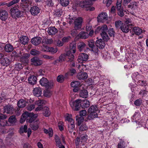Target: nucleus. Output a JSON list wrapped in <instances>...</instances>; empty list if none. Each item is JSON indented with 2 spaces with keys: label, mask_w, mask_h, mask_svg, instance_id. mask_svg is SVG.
<instances>
[{
  "label": "nucleus",
  "mask_w": 148,
  "mask_h": 148,
  "mask_svg": "<svg viewBox=\"0 0 148 148\" xmlns=\"http://www.w3.org/2000/svg\"><path fill=\"white\" fill-rule=\"evenodd\" d=\"M140 118V115L138 110L136 111L131 117L132 122H137Z\"/></svg>",
  "instance_id": "12"
},
{
  "label": "nucleus",
  "mask_w": 148,
  "mask_h": 148,
  "mask_svg": "<svg viewBox=\"0 0 148 148\" xmlns=\"http://www.w3.org/2000/svg\"><path fill=\"white\" fill-rule=\"evenodd\" d=\"M23 66L22 63H17L15 65V69L17 71H19L23 68Z\"/></svg>",
  "instance_id": "50"
},
{
  "label": "nucleus",
  "mask_w": 148,
  "mask_h": 148,
  "mask_svg": "<svg viewBox=\"0 0 148 148\" xmlns=\"http://www.w3.org/2000/svg\"><path fill=\"white\" fill-rule=\"evenodd\" d=\"M118 147L119 148H124V141L122 140L121 139L118 145Z\"/></svg>",
  "instance_id": "57"
},
{
  "label": "nucleus",
  "mask_w": 148,
  "mask_h": 148,
  "mask_svg": "<svg viewBox=\"0 0 148 148\" xmlns=\"http://www.w3.org/2000/svg\"><path fill=\"white\" fill-rule=\"evenodd\" d=\"M107 14L105 12L101 13L97 17V21L99 22L103 23L108 19Z\"/></svg>",
  "instance_id": "7"
},
{
  "label": "nucleus",
  "mask_w": 148,
  "mask_h": 148,
  "mask_svg": "<svg viewBox=\"0 0 148 148\" xmlns=\"http://www.w3.org/2000/svg\"><path fill=\"white\" fill-rule=\"evenodd\" d=\"M30 56L29 54H25L21 58V60L23 62H24L26 64H27L28 62V58Z\"/></svg>",
  "instance_id": "28"
},
{
  "label": "nucleus",
  "mask_w": 148,
  "mask_h": 148,
  "mask_svg": "<svg viewBox=\"0 0 148 148\" xmlns=\"http://www.w3.org/2000/svg\"><path fill=\"white\" fill-rule=\"evenodd\" d=\"M19 6L17 5H15L14 7L11 8L10 10L11 16L13 18L21 17L23 15V12L19 10L17 8Z\"/></svg>",
  "instance_id": "2"
},
{
  "label": "nucleus",
  "mask_w": 148,
  "mask_h": 148,
  "mask_svg": "<svg viewBox=\"0 0 148 148\" xmlns=\"http://www.w3.org/2000/svg\"><path fill=\"white\" fill-rule=\"evenodd\" d=\"M90 114L88 115L87 119L90 120L93 119L97 117L98 115L96 112L90 113Z\"/></svg>",
  "instance_id": "41"
},
{
  "label": "nucleus",
  "mask_w": 148,
  "mask_h": 148,
  "mask_svg": "<svg viewBox=\"0 0 148 148\" xmlns=\"http://www.w3.org/2000/svg\"><path fill=\"white\" fill-rule=\"evenodd\" d=\"M26 104V101L23 99L20 100L18 102L17 105L18 107L20 108H23L24 107Z\"/></svg>",
  "instance_id": "33"
},
{
  "label": "nucleus",
  "mask_w": 148,
  "mask_h": 148,
  "mask_svg": "<svg viewBox=\"0 0 148 148\" xmlns=\"http://www.w3.org/2000/svg\"><path fill=\"white\" fill-rule=\"evenodd\" d=\"M32 64L36 66H37V57H35L31 59Z\"/></svg>",
  "instance_id": "56"
},
{
  "label": "nucleus",
  "mask_w": 148,
  "mask_h": 148,
  "mask_svg": "<svg viewBox=\"0 0 148 148\" xmlns=\"http://www.w3.org/2000/svg\"><path fill=\"white\" fill-rule=\"evenodd\" d=\"M81 104L83 108H86L89 106L90 105V102L87 99H84L83 100Z\"/></svg>",
  "instance_id": "34"
},
{
  "label": "nucleus",
  "mask_w": 148,
  "mask_h": 148,
  "mask_svg": "<svg viewBox=\"0 0 148 148\" xmlns=\"http://www.w3.org/2000/svg\"><path fill=\"white\" fill-rule=\"evenodd\" d=\"M64 77L63 75H60L57 77V81L60 83H62L64 82Z\"/></svg>",
  "instance_id": "51"
},
{
  "label": "nucleus",
  "mask_w": 148,
  "mask_h": 148,
  "mask_svg": "<svg viewBox=\"0 0 148 148\" xmlns=\"http://www.w3.org/2000/svg\"><path fill=\"white\" fill-rule=\"evenodd\" d=\"M4 110L5 113L12 114L13 113L14 109L12 105H9L4 106Z\"/></svg>",
  "instance_id": "10"
},
{
  "label": "nucleus",
  "mask_w": 148,
  "mask_h": 148,
  "mask_svg": "<svg viewBox=\"0 0 148 148\" xmlns=\"http://www.w3.org/2000/svg\"><path fill=\"white\" fill-rule=\"evenodd\" d=\"M66 120L68 121V122H72L74 121V120L72 118V115L71 114H67L65 116Z\"/></svg>",
  "instance_id": "48"
},
{
  "label": "nucleus",
  "mask_w": 148,
  "mask_h": 148,
  "mask_svg": "<svg viewBox=\"0 0 148 148\" xmlns=\"http://www.w3.org/2000/svg\"><path fill=\"white\" fill-rule=\"evenodd\" d=\"M20 1V0H13L8 3L4 2H1V5H7L8 7H9L14 4L18 3Z\"/></svg>",
  "instance_id": "17"
},
{
  "label": "nucleus",
  "mask_w": 148,
  "mask_h": 148,
  "mask_svg": "<svg viewBox=\"0 0 148 148\" xmlns=\"http://www.w3.org/2000/svg\"><path fill=\"white\" fill-rule=\"evenodd\" d=\"M53 39L52 38L49 39H47L45 40V42L47 45H51L53 43Z\"/></svg>",
  "instance_id": "60"
},
{
  "label": "nucleus",
  "mask_w": 148,
  "mask_h": 148,
  "mask_svg": "<svg viewBox=\"0 0 148 148\" xmlns=\"http://www.w3.org/2000/svg\"><path fill=\"white\" fill-rule=\"evenodd\" d=\"M31 114L30 116H28V117H29V119H26V122H29L30 123H36L37 121L36 118L37 116L36 114H34L33 113L30 112Z\"/></svg>",
  "instance_id": "8"
},
{
  "label": "nucleus",
  "mask_w": 148,
  "mask_h": 148,
  "mask_svg": "<svg viewBox=\"0 0 148 148\" xmlns=\"http://www.w3.org/2000/svg\"><path fill=\"white\" fill-rule=\"evenodd\" d=\"M122 0H118L116 4L117 9H120L122 8L121 7Z\"/></svg>",
  "instance_id": "59"
},
{
  "label": "nucleus",
  "mask_w": 148,
  "mask_h": 148,
  "mask_svg": "<svg viewBox=\"0 0 148 148\" xmlns=\"http://www.w3.org/2000/svg\"><path fill=\"white\" fill-rule=\"evenodd\" d=\"M21 6L22 8H24L25 5H28L30 4L29 0H21Z\"/></svg>",
  "instance_id": "39"
},
{
  "label": "nucleus",
  "mask_w": 148,
  "mask_h": 148,
  "mask_svg": "<svg viewBox=\"0 0 148 148\" xmlns=\"http://www.w3.org/2000/svg\"><path fill=\"white\" fill-rule=\"evenodd\" d=\"M44 96L46 97H49L52 95V93L49 90H45L44 92Z\"/></svg>",
  "instance_id": "49"
},
{
  "label": "nucleus",
  "mask_w": 148,
  "mask_h": 148,
  "mask_svg": "<svg viewBox=\"0 0 148 148\" xmlns=\"http://www.w3.org/2000/svg\"><path fill=\"white\" fill-rule=\"evenodd\" d=\"M58 125L59 128V129L60 131H62L64 130L63 127V122L60 121H59L58 124Z\"/></svg>",
  "instance_id": "62"
},
{
  "label": "nucleus",
  "mask_w": 148,
  "mask_h": 148,
  "mask_svg": "<svg viewBox=\"0 0 148 148\" xmlns=\"http://www.w3.org/2000/svg\"><path fill=\"white\" fill-rule=\"evenodd\" d=\"M80 97L83 98H87L88 96V92L86 90H83L81 91L79 93Z\"/></svg>",
  "instance_id": "30"
},
{
  "label": "nucleus",
  "mask_w": 148,
  "mask_h": 148,
  "mask_svg": "<svg viewBox=\"0 0 148 148\" xmlns=\"http://www.w3.org/2000/svg\"><path fill=\"white\" fill-rule=\"evenodd\" d=\"M20 42L23 45L27 44L29 40L28 37L25 36H23L20 38Z\"/></svg>",
  "instance_id": "27"
},
{
  "label": "nucleus",
  "mask_w": 148,
  "mask_h": 148,
  "mask_svg": "<svg viewBox=\"0 0 148 148\" xmlns=\"http://www.w3.org/2000/svg\"><path fill=\"white\" fill-rule=\"evenodd\" d=\"M44 109L45 111L43 112L44 115L46 117L49 116L51 114L49 108L48 107H44Z\"/></svg>",
  "instance_id": "46"
},
{
  "label": "nucleus",
  "mask_w": 148,
  "mask_h": 148,
  "mask_svg": "<svg viewBox=\"0 0 148 148\" xmlns=\"http://www.w3.org/2000/svg\"><path fill=\"white\" fill-rule=\"evenodd\" d=\"M13 46L11 44H7L5 45V51L8 53L12 52L13 50Z\"/></svg>",
  "instance_id": "29"
},
{
  "label": "nucleus",
  "mask_w": 148,
  "mask_h": 148,
  "mask_svg": "<svg viewBox=\"0 0 148 148\" xmlns=\"http://www.w3.org/2000/svg\"><path fill=\"white\" fill-rule=\"evenodd\" d=\"M132 79L136 78L138 80L140 78V79H143L144 77L143 76L139 75L138 72H136L132 74Z\"/></svg>",
  "instance_id": "35"
},
{
  "label": "nucleus",
  "mask_w": 148,
  "mask_h": 148,
  "mask_svg": "<svg viewBox=\"0 0 148 148\" xmlns=\"http://www.w3.org/2000/svg\"><path fill=\"white\" fill-rule=\"evenodd\" d=\"M95 44L97 47L100 49H103L105 46V42L101 39H100L96 41Z\"/></svg>",
  "instance_id": "14"
},
{
  "label": "nucleus",
  "mask_w": 148,
  "mask_h": 148,
  "mask_svg": "<svg viewBox=\"0 0 148 148\" xmlns=\"http://www.w3.org/2000/svg\"><path fill=\"white\" fill-rule=\"evenodd\" d=\"M76 44L75 43H71L70 46L69 51L67 53L69 52L70 54L75 53L76 52Z\"/></svg>",
  "instance_id": "24"
},
{
  "label": "nucleus",
  "mask_w": 148,
  "mask_h": 148,
  "mask_svg": "<svg viewBox=\"0 0 148 148\" xmlns=\"http://www.w3.org/2000/svg\"><path fill=\"white\" fill-rule=\"evenodd\" d=\"M37 79L36 77L34 75L30 76L28 79L29 83L31 84H36Z\"/></svg>",
  "instance_id": "25"
},
{
  "label": "nucleus",
  "mask_w": 148,
  "mask_h": 148,
  "mask_svg": "<svg viewBox=\"0 0 148 148\" xmlns=\"http://www.w3.org/2000/svg\"><path fill=\"white\" fill-rule=\"evenodd\" d=\"M133 30L136 35H139L142 33L145 32V30H142L138 27H135L133 29Z\"/></svg>",
  "instance_id": "23"
},
{
  "label": "nucleus",
  "mask_w": 148,
  "mask_h": 148,
  "mask_svg": "<svg viewBox=\"0 0 148 148\" xmlns=\"http://www.w3.org/2000/svg\"><path fill=\"white\" fill-rule=\"evenodd\" d=\"M60 3L63 6H66L69 3V0H60Z\"/></svg>",
  "instance_id": "53"
},
{
  "label": "nucleus",
  "mask_w": 148,
  "mask_h": 148,
  "mask_svg": "<svg viewBox=\"0 0 148 148\" xmlns=\"http://www.w3.org/2000/svg\"><path fill=\"white\" fill-rule=\"evenodd\" d=\"M94 43V41L93 40H90L88 42V46L92 48V50L93 51H94L93 49L95 47Z\"/></svg>",
  "instance_id": "54"
},
{
  "label": "nucleus",
  "mask_w": 148,
  "mask_h": 148,
  "mask_svg": "<svg viewBox=\"0 0 148 148\" xmlns=\"http://www.w3.org/2000/svg\"><path fill=\"white\" fill-rule=\"evenodd\" d=\"M81 102V100L78 99L75 100V101H71L70 102V104L72 108L75 107V110L78 111L79 110Z\"/></svg>",
  "instance_id": "6"
},
{
  "label": "nucleus",
  "mask_w": 148,
  "mask_h": 148,
  "mask_svg": "<svg viewBox=\"0 0 148 148\" xmlns=\"http://www.w3.org/2000/svg\"><path fill=\"white\" fill-rule=\"evenodd\" d=\"M88 139V136L86 135H82L80 137H77L75 140L76 146L82 144L84 145V143L86 142Z\"/></svg>",
  "instance_id": "3"
},
{
  "label": "nucleus",
  "mask_w": 148,
  "mask_h": 148,
  "mask_svg": "<svg viewBox=\"0 0 148 148\" xmlns=\"http://www.w3.org/2000/svg\"><path fill=\"white\" fill-rule=\"evenodd\" d=\"M40 84L42 86L45 87L47 88H50L53 86V83L48 81L46 78L43 77L40 81Z\"/></svg>",
  "instance_id": "5"
},
{
  "label": "nucleus",
  "mask_w": 148,
  "mask_h": 148,
  "mask_svg": "<svg viewBox=\"0 0 148 148\" xmlns=\"http://www.w3.org/2000/svg\"><path fill=\"white\" fill-rule=\"evenodd\" d=\"M86 46L85 44L83 42H80L78 44L77 46L79 50L81 51L84 49Z\"/></svg>",
  "instance_id": "38"
},
{
  "label": "nucleus",
  "mask_w": 148,
  "mask_h": 148,
  "mask_svg": "<svg viewBox=\"0 0 148 148\" xmlns=\"http://www.w3.org/2000/svg\"><path fill=\"white\" fill-rule=\"evenodd\" d=\"M122 24H123L122 22L120 21H116L115 22V27L117 29L119 28L120 27L121 28V26H122Z\"/></svg>",
  "instance_id": "61"
},
{
  "label": "nucleus",
  "mask_w": 148,
  "mask_h": 148,
  "mask_svg": "<svg viewBox=\"0 0 148 148\" xmlns=\"http://www.w3.org/2000/svg\"><path fill=\"white\" fill-rule=\"evenodd\" d=\"M68 57L69 60L68 61L69 62H71L73 61L74 58V56L73 54H70L69 52L66 53V54H62L59 56V60L60 62H62L64 61L65 58V57Z\"/></svg>",
  "instance_id": "4"
},
{
  "label": "nucleus",
  "mask_w": 148,
  "mask_h": 148,
  "mask_svg": "<svg viewBox=\"0 0 148 148\" xmlns=\"http://www.w3.org/2000/svg\"><path fill=\"white\" fill-rule=\"evenodd\" d=\"M47 32L51 35H54L58 32V29L54 27H50L48 28Z\"/></svg>",
  "instance_id": "15"
},
{
  "label": "nucleus",
  "mask_w": 148,
  "mask_h": 148,
  "mask_svg": "<svg viewBox=\"0 0 148 148\" xmlns=\"http://www.w3.org/2000/svg\"><path fill=\"white\" fill-rule=\"evenodd\" d=\"M76 72V71L75 69L73 68L71 69L69 71L65 74V77H66L68 75L73 76L75 74Z\"/></svg>",
  "instance_id": "37"
},
{
  "label": "nucleus",
  "mask_w": 148,
  "mask_h": 148,
  "mask_svg": "<svg viewBox=\"0 0 148 148\" xmlns=\"http://www.w3.org/2000/svg\"><path fill=\"white\" fill-rule=\"evenodd\" d=\"M48 51L51 53L52 54H54L56 53L58 50V48L56 47L53 48L51 47H49L48 48Z\"/></svg>",
  "instance_id": "44"
},
{
  "label": "nucleus",
  "mask_w": 148,
  "mask_h": 148,
  "mask_svg": "<svg viewBox=\"0 0 148 148\" xmlns=\"http://www.w3.org/2000/svg\"><path fill=\"white\" fill-rule=\"evenodd\" d=\"M55 139L56 145L58 148H65L64 146L62 145L59 137L57 135H55Z\"/></svg>",
  "instance_id": "18"
},
{
  "label": "nucleus",
  "mask_w": 148,
  "mask_h": 148,
  "mask_svg": "<svg viewBox=\"0 0 148 148\" xmlns=\"http://www.w3.org/2000/svg\"><path fill=\"white\" fill-rule=\"evenodd\" d=\"M78 57V60L80 61H86L88 60V56L86 53H82L79 54Z\"/></svg>",
  "instance_id": "16"
},
{
  "label": "nucleus",
  "mask_w": 148,
  "mask_h": 148,
  "mask_svg": "<svg viewBox=\"0 0 148 148\" xmlns=\"http://www.w3.org/2000/svg\"><path fill=\"white\" fill-rule=\"evenodd\" d=\"M27 126L25 125L23 127H21L20 128L19 131V133L21 134L23 133L24 132L26 133L27 132L28 137H29L31 134L32 131L30 129H28V130H27Z\"/></svg>",
  "instance_id": "9"
},
{
  "label": "nucleus",
  "mask_w": 148,
  "mask_h": 148,
  "mask_svg": "<svg viewBox=\"0 0 148 148\" xmlns=\"http://www.w3.org/2000/svg\"><path fill=\"white\" fill-rule=\"evenodd\" d=\"M92 5L91 2L89 1H81L79 3V5L82 8H87L91 6Z\"/></svg>",
  "instance_id": "13"
},
{
  "label": "nucleus",
  "mask_w": 148,
  "mask_h": 148,
  "mask_svg": "<svg viewBox=\"0 0 148 148\" xmlns=\"http://www.w3.org/2000/svg\"><path fill=\"white\" fill-rule=\"evenodd\" d=\"M84 119L83 117L80 116H77L76 120L77 123V125L79 126L81 123L84 121Z\"/></svg>",
  "instance_id": "43"
},
{
  "label": "nucleus",
  "mask_w": 148,
  "mask_h": 148,
  "mask_svg": "<svg viewBox=\"0 0 148 148\" xmlns=\"http://www.w3.org/2000/svg\"><path fill=\"white\" fill-rule=\"evenodd\" d=\"M31 14L33 15H37V8L36 6H32L30 10Z\"/></svg>",
  "instance_id": "45"
},
{
  "label": "nucleus",
  "mask_w": 148,
  "mask_h": 148,
  "mask_svg": "<svg viewBox=\"0 0 148 148\" xmlns=\"http://www.w3.org/2000/svg\"><path fill=\"white\" fill-rule=\"evenodd\" d=\"M100 26V29L101 31V33H106L108 28L107 26L104 25L102 26Z\"/></svg>",
  "instance_id": "52"
},
{
  "label": "nucleus",
  "mask_w": 148,
  "mask_h": 148,
  "mask_svg": "<svg viewBox=\"0 0 148 148\" xmlns=\"http://www.w3.org/2000/svg\"><path fill=\"white\" fill-rule=\"evenodd\" d=\"M78 36L81 38L85 39L88 38L89 36L88 33L84 32H82L78 35Z\"/></svg>",
  "instance_id": "32"
},
{
  "label": "nucleus",
  "mask_w": 148,
  "mask_h": 148,
  "mask_svg": "<svg viewBox=\"0 0 148 148\" xmlns=\"http://www.w3.org/2000/svg\"><path fill=\"white\" fill-rule=\"evenodd\" d=\"M46 103V101L43 100L38 101V111L41 110L43 109V106Z\"/></svg>",
  "instance_id": "22"
},
{
  "label": "nucleus",
  "mask_w": 148,
  "mask_h": 148,
  "mask_svg": "<svg viewBox=\"0 0 148 148\" xmlns=\"http://www.w3.org/2000/svg\"><path fill=\"white\" fill-rule=\"evenodd\" d=\"M142 103V100L140 99L136 100L134 102V104L137 106H140Z\"/></svg>",
  "instance_id": "58"
},
{
  "label": "nucleus",
  "mask_w": 148,
  "mask_h": 148,
  "mask_svg": "<svg viewBox=\"0 0 148 148\" xmlns=\"http://www.w3.org/2000/svg\"><path fill=\"white\" fill-rule=\"evenodd\" d=\"M68 22L71 24L73 23L74 21L75 28L76 29H79L81 28L83 20L82 17H79L75 19L72 16L69 15L68 16Z\"/></svg>",
  "instance_id": "1"
},
{
  "label": "nucleus",
  "mask_w": 148,
  "mask_h": 148,
  "mask_svg": "<svg viewBox=\"0 0 148 148\" xmlns=\"http://www.w3.org/2000/svg\"><path fill=\"white\" fill-rule=\"evenodd\" d=\"M98 108L96 106H92L88 109V112L89 113H92L96 112Z\"/></svg>",
  "instance_id": "40"
},
{
  "label": "nucleus",
  "mask_w": 148,
  "mask_h": 148,
  "mask_svg": "<svg viewBox=\"0 0 148 148\" xmlns=\"http://www.w3.org/2000/svg\"><path fill=\"white\" fill-rule=\"evenodd\" d=\"M31 114L30 112H24L21 116L20 120V122L21 123H22L24 122L27 117H28V116H30Z\"/></svg>",
  "instance_id": "19"
},
{
  "label": "nucleus",
  "mask_w": 148,
  "mask_h": 148,
  "mask_svg": "<svg viewBox=\"0 0 148 148\" xmlns=\"http://www.w3.org/2000/svg\"><path fill=\"white\" fill-rule=\"evenodd\" d=\"M101 35L103 39L105 41H107L110 39L106 33H101Z\"/></svg>",
  "instance_id": "47"
},
{
  "label": "nucleus",
  "mask_w": 148,
  "mask_h": 148,
  "mask_svg": "<svg viewBox=\"0 0 148 148\" xmlns=\"http://www.w3.org/2000/svg\"><path fill=\"white\" fill-rule=\"evenodd\" d=\"M35 108V105L34 104L29 105L26 108L27 110L31 111Z\"/></svg>",
  "instance_id": "64"
},
{
  "label": "nucleus",
  "mask_w": 148,
  "mask_h": 148,
  "mask_svg": "<svg viewBox=\"0 0 148 148\" xmlns=\"http://www.w3.org/2000/svg\"><path fill=\"white\" fill-rule=\"evenodd\" d=\"M10 62V60L7 57L4 58L1 60V63L3 66H7L8 65Z\"/></svg>",
  "instance_id": "31"
},
{
  "label": "nucleus",
  "mask_w": 148,
  "mask_h": 148,
  "mask_svg": "<svg viewBox=\"0 0 148 148\" xmlns=\"http://www.w3.org/2000/svg\"><path fill=\"white\" fill-rule=\"evenodd\" d=\"M8 122L12 124H15L16 122V119L15 115L10 116Z\"/></svg>",
  "instance_id": "42"
},
{
  "label": "nucleus",
  "mask_w": 148,
  "mask_h": 148,
  "mask_svg": "<svg viewBox=\"0 0 148 148\" xmlns=\"http://www.w3.org/2000/svg\"><path fill=\"white\" fill-rule=\"evenodd\" d=\"M88 77V75L87 73L85 72L79 73L77 75V78L80 80L86 79Z\"/></svg>",
  "instance_id": "20"
},
{
  "label": "nucleus",
  "mask_w": 148,
  "mask_h": 148,
  "mask_svg": "<svg viewBox=\"0 0 148 148\" xmlns=\"http://www.w3.org/2000/svg\"><path fill=\"white\" fill-rule=\"evenodd\" d=\"M121 29L123 32L127 33L129 31L128 25L127 24H122L121 26Z\"/></svg>",
  "instance_id": "36"
},
{
  "label": "nucleus",
  "mask_w": 148,
  "mask_h": 148,
  "mask_svg": "<svg viewBox=\"0 0 148 148\" xmlns=\"http://www.w3.org/2000/svg\"><path fill=\"white\" fill-rule=\"evenodd\" d=\"M8 13L5 10H0V19L3 21H5L8 17Z\"/></svg>",
  "instance_id": "11"
},
{
  "label": "nucleus",
  "mask_w": 148,
  "mask_h": 148,
  "mask_svg": "<svg viewBox=\"0 0 148 148\" xmlns=\"http://www.w3.org/2000/svg\"><path fill=\"white\" fill-rule=\"evenodd\" d=\"M55 14L58 17L61 16L62 14V11L60 9H57L55 11Z\"/></svg>",
  "instance_id": "63"
},
{
  "label": "nucleus",
  "mask_w": 148,
  "mask_h": 148,
  "mask_svg": "<svg viewBox=\"0 0 148 148\" xmlns=\"http://www.w3.org/2000/svg\"><path fill=\"white\" fill-rule=\"evenodd\" d=\"M80 85V83L78 81L73 82L71 84V86L73 88L78 87Z\"/></svg>",
  "instance_id": "55"
},
{
  "label": "nucleus",
  "mask_w": 148,
  "mask_h": 148,
  "mask_svg": "<svg viewBox=\"0 0 148 148\" xmlns=\"http://www.w3.org/2000/svg\"><path fill=\"white\" fill-rule=\"evenodd\" d=\"M68 130L70 133H72L75 129L74 121H73L68 123Z\"/></svg>",
  "instance_id": "21"
},
{
  "label": "nucleus",
  "mask_w": 148,
  "mask_h": 148,
  "mask_svg": "<svg viewBox=\"0 0 148 148\" xmlns=\"http://www.w3.org/2000/svg\"><path fill=\"white\" fill-rule=\"evenodd\" d=\"M138 6L137 3L136 2H134L131 3L130 5H128V7L132 10H135L137 9Z\"/></svg>",
  "instance_id": "26"
}]
</instances>
